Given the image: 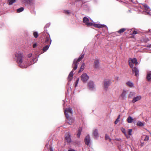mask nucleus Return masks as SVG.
Masks as SVG:
<instances>
[{
  "label": "nucleus",
  "instance_id": "obj_12",
  "mask_svg": "<svg viewBox=\"0 0 151 151\" xmlns=\"http://www.w3.org/2000/svg\"><path fill=\"white\" fill-rule=\"evenodd\" d=\"M142 99V97L141 96L139 95L137 96H134L132 101L133 103H135L136 102L139 101Z\"/></svg>",
  "mask_w": 151,
  "mask_h": 151
},
{
  "label": "nucleus",
  "instance_id": "obj_45",
  "mask_svg": "<svg viewBox=\"0 0 151 151\" xmlns=\"http://www.w3.org/2000/svg\"><path fill=\"white\" fill-rule=\"evenodd\" d=\"M120 115H119L118 116V117L117 118V119L119 120V119H120Z\"/></svg>",
  "mask_w": 151,
  "mask_h": 151
},
{
  "label": "nucleus",
  "instance_id": "obj_4",
  "mask_svg": "<svg viewBox=\"0 0 151 151\" xmlns=\"http://www.w3.org/2000/svg\"><path fill=\"white\" fill-rule=\"evenodd\" d=\"M83 22L87 26H92L93 24V20L91 19L88 18L86 17H85L83 18Z\"/></svg>",
  "mask_w": 151,
  "mask_h": 151
},
{
  "label": "nucleus",
  "instance_id": "obj_19",
  "mask_svg": "<svg viewBox=\"0 0 151 151\" xmlns=\"http://www.w3.org/2000/svg\"><path fill=\"white\" fill-rule=\"evenodd\" d=\"M127 85L130 87H132L133 86L134 84L132 82L129 81L126 83Z\"/></svg>",
  "mask_w": 151,
  "mask_h": 151
},
{
  "label": "nucleus",
  "instance_id": "obj_28",
  "mask_svg": "<svg viewBox=\"0 0 151 151\" xmlns=\"http://www.w3.org/2000/svg\"><path fill=\"white\" fill-rule=\"evenodd\" d=\"M24 10V8L23 7H20L17 10V12L18 13H20L22 12Z\"/></svg>",
  "mask_w": 151,
  "mask_h": 151
},
{
  "label": "nucleus",
  "instance_id": "obj_35",
  "mask_svg": "<svg viewBox=\"0 0 151 151\" xmlns=\"http://www.w3.org/2000/svg\"><path fill=\"white\" fill-rule=\"evenodd\" d=\"M149 137L148 136L146 135L145 137V139H144V140L145 141H147L149 140Z\"/></svg>",
  "mask_w": 151,
  "mask_h": 151
},
{
  "label": "nucleus",
  "instance_id": "obj_23",
  "mask_svg": "<svg viewBox=\"0 0 151 151\" xmlns=\"http://www.w3.org/2000/svg\"><path fill=\"white\" fill-rule=\"evenodd\" d=\"M127 93L126 91L124 90L122 93L121 94V96L124 99H125L126 98V94Z\"/></svg>",
  "mask_w": 151,
  "mask_h": 151
},
{
  "label": "nucleus",
  "instance_id": "obj_46",
  "mask_svg": "<svg viewBox=\"0 0 151 151\" xmlns=\"http://www.w3.org/2000/svg\"><path fill=\"white\" fill-rule=\"evenodd\" d=\"M68 151H75V150L73 149H70V150H69Z\"/></svg>",
  "mask_w": 151,
  "mask_h": 151
},
{
  "label": "nucleus",
  "instance_id": "obj_32",
  "mask_svg": "<svg viewBox=\"0 0 151 151\" xmlns=\"http://www.w3.org/2000/svg\"><path fill=\"white\" fill-rule=\"evenodd\" d=\"M38 60L37 58H33L32 61H31V63H34L35 62H37Z\"/></svg>",
  "mask_w": 151,
  "mask_h": 151
},
{
  "label": "nucleus",
  "instance_id": "obj_24",
  "mask_svg": "<svg viewBox=\"0 0 151 151\" xmlns=\"http://www.w3.org/2000/svg\"><path fill=\"white\" fill-rule=\"evenodd\" d=\"M132 63H133V64H134L135 65H137L138 62H137V60L135 58H134L132 60H131Z\"/></svg>",
  "mask_w": 151,
  "mask_h": 151
},
{
  "label": "nucleus",
  "instance_id": "obj_10",
  "mask_svg": "<svg viewBox=\"0 0 151 151\" xmlns=\"http://www.w3.org/2000/svg\"><path fill=\"white\" fill-rule=\"evenodd\" d=\"M92 134L95 138H98L99 137V134L98 129H95L93 130Z\"/></svg>",
  "mask_w": 151,
  "mask_h": 151
},
{
  "label": "nucleus",
  "instance_id": "obj_17",
  "mask_svg": "<svg viewBox=\"0 0 151 151\" xmlns=\"http://www.w3.org/2000/svg\"><path fill=\"white\" fill-rule=\"evenodd\" d=\"M82 129L81 127H80L78 129V132L77 134V137L78 138H79L80 137V136L81 134V132L82 131Z\"/></svg>",
  "mask_w": 151,
  "mask_h": 151
},
{
  "label": "nucleus",
  "instance_id": "obj_25",
  "mask_svg": "<svg viewBox=\"0 0 151 151\" xmlns=\"http://www.w3.org/2000/svg\"><path fill=\"white\" fill-rule=\"evenodd\" d=\"M133 118L130 116H129L127 119V121L129 123H131L133 122Z\"/></svg>",
  "mask_w": 151,
  "mask_h": 151
},
{
  "label": "nucleus",
  "instance_id": "obj_1",
  "mask_svg": "<svg viewBox=\"0 0 151 151\" xmlns=\"http://www.w3.org/2000/svg\"><path fill=\"white\" fill-rule=\"evenodd\" d=\"M15 56L17 59V62L20 67L22 68H26L27 65L24 60L23 54L20 52L16 53Z\"/></svg>",
  "mask_w": 151,
  "mask_h": 151
},
{
  "label": "nucleus",
  "instance_id": "obj_27",
  "mask_svg": "<svg viewBox=\"0 0 151 151\" xmlns=\"http://www.w3.org/2000/svg\"><path fill=\"white\" fill-rule=\"evenodd\" d=\"M50 40H51L50 38H49V37H47L45 41V42L46 44L47 45L49 44V42L50 41Z\"/></svg>",
  "mask_w": 151,
  "mask_h": 151
},
{
  "label": "nucleus",
  "instance_id": "obj_36",
  "mask_svg": "<svg viewBox=\"0 0 151 151\" xmlns=\"http://www.w3.org/2000/svg\"><path fill=\"white\" fill-rule=\"evenodd\" d=\"M50 25V23H47V24L44 27V29L45 30V28H46L48 27H49Z\"/></svg>",
  "mask_w": 151,
  "mask_h": 151
},
{
  "label": "nucleus",
  "instance_id": "obj_22",
  "mask_svg": "<svg viewBox=\"0 0 151 151\" xmlns=\"http://www.w3.org/2000/svg\"><path fill=\"white\" fill-rule=\"evenodd\" d=\"M147 78L149 81H151V72L148 73Z\"/></svg>",
  "mask_w": 151,
  "mask_h": 151
},
{
  "label": "nucleus",
  "instance_id": "obj_14",
  "mask_svg": "<svg viewBox=\"0 0 151 151\" xmlns=\"http://www.w3.org/2000/svg\"><path fill=\"white\" fill-rule=\"evenodd\" d=\"M85 143L87 145H88L90 142V136L89 135H88L86 136L85 138Z\"/></svg>",
  "mask_w": 151,
  "mask_h": 151
},
{
  "label": "nucleus",
  "instance_id": "obj_16",
  "mask_svg": "<svg viewBox=\"0 0 151 151\" xmlns=\"http://www.w3.org/2000/svg\"><path fill=\"white\" fill-rule=\"evenodd\" d=\"M95 68H98L99 66V63L98 60H96L94 62Z\"/></svg>",
  "mask_w": 151,
  "mask_h": 151
},
{
  "label": "nucleus",
  "instance_id": "obj_31",
  "mask_svg": "<svg viewBox=\"0 0 151 151\" xmlns=\"http://www.w3.org/2000/svg\"><path fill=\"white\" fill-rule=\"evenodd\" d=\"M105 138L106 140H109L110 142L111 141V139L109 137V136L107 134H106Z\"/></svg>",
  "mask_w": 151,
  "mask_h": 151
},
{
  "label": "nucleus",
  "instance_id": "obj_26",
  "mask_svg": "<svg viewBox=\"0 0 151 151\" xmlns=\"http://www.w3.org/2000/svg\"><path fill=\"white\" fill-rule=\"evenodd\" d=\"M16 1V0H8V2L9 3V5H11L13 3L15 2Z\"/></svg>",
  "mask_w": 151,
  "mask_h": 151
},
{
  "label": "nucleus",
  "instance_id": "obj_30",
  "mask_svg": "<svg viewBox=\"0 0 151 151\" xmlns=\"http://www.w3.org/2000/svg\"><path fill=\"white\" fill-rule=\"evenodd\" d=\"M137 125L139 126H144V124L140 121H138L137 124Z\"/></svg>",
  "mask_w": 151,
  "mask_h": 151
},
{
  "label": "nucleus",
  "instance_id": "obj_13",
  "mask_svg": "<svg viewBox=\"0 0 151 151\" xmlns=\"http://www.w3.org/2000/svg\"><path fill=\"white\" fill-rule=\"evenodd\" d=\"M133 73H135V75L138 77L139 75V70L136 67L133 68L132 69Z\"/></svg>",
  "mask_w": 151,
  "mask_h": 151
},
{
  "label": "nucleus",
  "instance_id": "obj_48",
  "mask_svg": "<svg viewBox=\"0 0 151 151\" xmlns=\"http://www.w3.org/2000/svg\"><path fill=\"white\" fill-rule=\"evenodd\" d=\"M148 47H151V44L149 45V46Z\"/></svg>",
  "mask_w": 151,
  "mask_h": 151
},
{
  "label": "nucleus",
  "instance_id": "obj_11",
  "mask_svg": "<svg viewBox=\"0 0 151 151\" xmlns=\"http://www.w3.org/2000/svg\"><path fill=\"white\" fill-rule=\"evenodd\" d=\"M65 139L68 143H70L71 142V139L70 138V133L68 132L65 135Z\"/></svg>",
  "mask_w": 151,
  "mask_h": 151
},
{
  "label": "nucleus",
  "instance_id": "obj_20",
  "mask_svg": "<svg viewBox=\"0 0 151 151\" xmlns=\"http://www.w3.org/2000/svg\"><path fill=\"white\" fill-rule=\"evenodd\" d=\"M121 131L125 135V136L127 137V138H128L130 137V136L127 135L126 133L125 132V129L123 128H121Z\"/></svg>",
  "mask_w": 151,
  "mask_h": 151
},
{
  "label": "nucleus",
  "instance_id": "obj_33",
  "mask_svg": "<svg viewBox=\"0 0 151 151\" xmlns=\"http://www.w3.org/2000/svg\"><path fill=\"white\" fill-rule=\"evenodd\" d=\"M33 35L36 38H37L38 36V33L37 32H34Z\"/></svg>",
  "mask_w": 151,
  "mask_h": 151
},
{
  "label": "nucleus",
  "instance_id": "obj_44",
  "mask_svg": "<svg viewBox=\"0 0 151 151\" xmlns=\"http://www.w3.org/2000/svg\"><path fill=\"white\" fill-rule=\"evenodd\" d=\"M32 53H30V54H29L28 55V57L29 58H30V57H31L32 56Z\"/></svg>",
  "mask_w": 151,
  "mask_h": 151
},
{
  "label": "nucleus",
  "instance_id": "obj_21",
  "mask_svg": "<svg viewBox=\"0 0 151 151\" xmlns=\"http://www.w3.org/2000/svg\"><path fill=\"white\" fill-rule=\"evenodd\" d=\"M85 66V64L84 63H83L82 64V65L81 66V68L80 69V70L78 71L79 73L81 72V71H82L84 70V69Z\"/></svg>",
  "mask_w": 151,
  "mask_h": 151
},
{
  "label": "nucleus",
  "instance_id": "obj_34",
  "mask_svg": "<svg viewBox=\"0 0 151 151\" xmlns=\"http://www.w3.org/2000/svg\"><path fill=\"white\" fill-rule=\"evenodd\" d=\"M132 129H129L128 130V136H129V135H132Z\"/></svg>",
  "mask_w": 151,
  "mask_h": 151
},
{
  "label": "nucleus",
  "instance_id": "obj_2",
  "mask_svg": "<svg viewBox=\"0 0 151 151\" xmlns=\"http://www.w3.org/2000/svg\"><path fill=\"white\" fill-rule=\"evenodd\" d=\"M84 54H82L80 55L78 59H74L72 65V67L73 69L72 71L70 72L68 77V81H70L72 79L73 76V70H75L77 69L78 64V62L84 57Z\"/></svg>",
  "mask_w": 151,
  "mask_h": 151
},
{
  "label": "nucleus",
  "instance_id": "obj_41",
  "mask_svg": "<svg viewBox=\"0 0 151 151\" xmlns=\"http://www.w3.org/2000/svg\"><path fill=\"white\" fill-rule=\"evenodd\" d=\"M119 120L116 119L114 122L115 124H116L119 122Z\"/></svg>",
  "mask_w": 151,
  "mask_h": 151
},
{
  "label": "nucleus",
  "instance_id": "obj_42",
  "mask_svg": "<svg viewBox=\"0 0 151 151\" xmlns=\"http://www.w3.org/2000/svg\"><path fill=\"white\" fill-rule=\"evenodd\" d=\"M79 80V78H77L76 81V83H77V84H78V82Z\"/></svg>",
  "mask_w": 151,
  "mask_h": 151
},
{
  "label": "nucleus",
  "instance_id": "obj_9",
  "mask_svg": "<svg viewBox=\"0 0 151 151\" xmlns=\"http://www.w3.org/2000/svg\"><path fill=\"white\" fill-rule=\"evenodd\" d=\"M143 6L145 8V12L147 13V14L151 16V12H150V9L149 7L146 4H143Z\"/></svg>",
  "mask_w": 151,
  "mask_h": 151
},
{
  "label": "nucleus",
  "instance_id": "obj_40",
  "mask_svg": "<svg viewBox=\"0 0 151 151\" xmlns=\"http://www.w3.org/2000/svg\"><path fill=\"white\" fill-rule=\"evenodd\" d=\"M119 78L118 76H115L114 78V79L117 81L118 80Z\"/></svg>",
  "mask_w": 151,
  "mask_h": 151
},
{
  "label": "nucleus",
  "instance_id": "obj_43",
  "mask_svg": "<svg viewBox=\"0 0 151 151\" xmlns=\"http://www.w3.org/2000/svg\"><path fill=\"white\" fill-rule=\"evenodd\" d=\"M133 34L134 35H136L137 34V32L136 31H134L133 32Z\"/></svg>",
  "mask_w": 151,
  "mask_h": 151
},
{
  "label": "nucleus",
  "instance_id": "obj_50",
  "mask_svg": "<svg viewBox=\"0 0 151 151\" xmlns=\"http://www.w3.org/2000/svg\"><path fill=\"white\" fill-rule=\"evenodd\" d=\"M31 64H30V65H31V64H32L31 63Z\"/></svg>",
  "mask_w": 151,
  "mask_h": 151
},
{
  "label": "nucleus",
  "instance_id": "obj_29",
  "mask_svg": "<svg viewBox=\"0 0 151 151\" xmlns=\"http://www.w3.org/2000/svg\"><path fill=\"white\" fill-rule=\"evenodd\" d=\"M126 30V29L125 28H122L119 30L118 31V32L120 34L122 33L124 31H125Z\"/></svg>",
  "mask_w": 151,
  "mask_h": 151
},
{
  "label": "nucleus",
  "instance_id": "obj_15",
  "mask_svg": "<svg viewBox=\"0 0 151 151\" xmlns=\"http://www.w3.org/2000/svg\"><path fill=\"white\" fill-rule=\"evenodd\" d=\"M51 42L52 40H50V41L49 42V44L46 45L45 46L43 47L42 49V50L43 52L46 51L48 49L50 46V45L51 43Z\"/></svg>",
  "mask_w": 151,
  "mask_h": 151
},
{
  "label": "nucleus",
  "instance_id": "obj_18",
  "mask_svg": "<svg viewBox=\"0 0 151 151\" xmlns=\"http://www.w3.org/2000/svg\"><path fill=\"white\" fill-rule=\"evenodd\" d=\"M136 93L134 92H131L128 96L129 98H133L135 96Z\"/></svg>",
  "mask_w": 151,
  "mask_h": 151
},
{
  "label": "nucleus",
  "instance_id": "obj_5",
  "mask_svg": "<svg viewBox=\"0 0 151 151\" xmlns=\"http://www.w3.org/2000/svg\"><path fill=\"white\" fill-rule=\"evenodd\" d=\"M81 80L84 83H86L89 78V77L86 73H83L81 77Z\"/></svg>",
  "mask_w": 151,
  "mask_h": 151
},
{
  "label": "nucleus",
  "instance_id": "obj_38",
  "mask_svg": "<svg viewBox=\"0 0 151 151\" xmlns=\"http://www.w3.org/2000/svg\"><path fill=\"white\" fill-rule=\"evenodd\" d=\"M64 12L65 13L68 14L70 13V11L68 10H65L64 11Z\"/></svg>",
  "mask_w": 151,
  "mask_h": 151
},
{
  "label": "nucleus",
  "instance_id": "obj_3",
  "mask_svg": "<svg viewBox=\"0 0 151 151\" xmlns=\"http://www.w3.org/2000/svg\"><path fill=\"white\" fill-rule=\"evenodd\" d=\"M64 112L67 118L66 122L70 125L72 124L74 122V119L70 117L73 114L72 109L70 108H66Z\"/></svg>",
  "mask_w": 151,
  "mask_h": 151
},
{
  "label": "nucleus",
  "instance_id": "obj_39",
  "mask_svg": "<svg viewBox=\"0 0 151 151\" xmlns=\"http://www.w3.org/2000/svg\"><path fill=\"white\" fill-rule=\"evenodd\" d=\"M37 46V44L36 43H34L33 45V47L34 48H35Z\"/></svg>",
  "mask_w": 151,
  "mask_h": 151
},
{
  "label": "nucleus",
  "instance_id": "obj_6",
  "mask_svg": "<svg viewBox=\"0 0 151 151\" xmlns=\"http://www.w3.org/2000/svg\"><path fill=\"white\" fill-rule=\"evenodd\" d=\"M111 84V81L110 80H105L104 82V89L107 91L109 87Z\"/></svg>",
  "mask_w": 151,
  "mask_h": 151
},
{
  "label": "nucleus",
  "instance_id": "obj_49",
  "mask_svg": "<svg viewBox=\"0 0 151 151\" xmlns=\"http://www.w3.org/2000/svg\"><path fill=\"white\" fill-rule=\"evenodd\" d=\"M31 64H30V65H31V64H32L31 63Z\"/></svg>",
  "mask_w": 151,
  "mask_h": 151
},
{
  "label": "nucleus",
  "instance_id": "obj_7",
  "mask_svg": "<svg viewBox=\"0 0 151 151\" xmlns=\"http://www.w3.org/2000/svg\"><path fill=\"white\" fill-rule=\"evenodd\" d=\"M88 86L89 89L91 91H94L96 89L95 86L93 81H90L88 83Z\"/></svg>",
  "mask_w": 151,
  "mask_h": 151
},
{
  "label": "nucleus",
  "instance_id": "obj_8",
  "mask_svg": "<svg viewBox=\"0 0 151 151\" xmlns=\"http://www.w3.org/2000/svg\"><path fill=\"white\" fill-rule=\"evenodd\" d=\"M92 25H93L96 28H104L105 29H108V27H107L106 25L104 24H95L93 22V24Z\"/></svg>",
  "mask_w": 151,
  "mask_h": 151
},
{
  "label": "nucleus",
  "instance_id": "obj_37",
  "mask_svg": "<svg viewBox=\"0 0 151 151\" xmlns=\"http://www.w3.org/2000/svg\"><path fill=\"white\" fill-rule=\"evenodd\" d=\"M129 66H130V67L132 68H133V64H133L132 63V62L131 63H130V62H129Z\"/></svg>",
  "mask_w": 151,
  "mask_h": 151
},
{
  "label": "nucleus",
  "instance_id": "obj_47",
  "mask_svg": "<svg viewBox=\"0 0 151 151\" xmlns=\"http://www.w3.org/2000/svg\"><path fill=\"white\" fill-rule=\"evenodd\" d=\"M77 83H75V87H76L77 86Z\"/></svg>",
  "mask_w": 151,
  "mask_h": 151
},
{
  "label": "nucleus",
  "instance_id": "obj_51",
  "mask_svg": "<svg viewBox=\"0 0 151 151\" xmlns=\"http://www.w3.org/2000/svg\"><path fill=\"white\" fill-rule=\"evenodd\" d=\"M116 140H119L118 139H116Z\"/></svg>",
  "mask_w": 151,
  "mask_h": 151
}]
</instances>
